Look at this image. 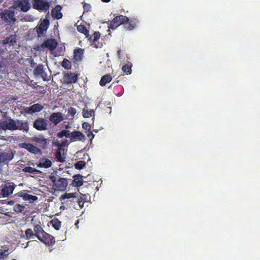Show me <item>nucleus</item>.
Here are the masks:
<instances>
[{
	"mask_svg": "<svg viewBox=\"0 0 260 260\" xmlns=\"http://www.w3.org/2000/svg\"><path fill=\"white\" fill-rule=\"evenodd\" d=\"M138 20L135 17L129 19L127 17L120 15L114 17L112 20L108 21L109 29H115L120 25H123L126 30H132L135 29L138 24Z\"/></svg>",
	"mask_w": 260,
	"mask_h": 260,
	"instance_id": "nucleus-1",
	"label": "nucleus"
},
{
	"mask_svg": "<svg viewBox=\"0 0 260 260\" xmlns=\"http://www.w3.org/2000/svg\"><path fill=\"white\" fill-rule=\"evenodd\" d=\"M49 179L53 183V186L55 190L64 191L66 189L68 185V181L66 179L53 175L49 176Z\"/></svg>",
	"mask_w": 260,
	"mask_h": 260,
	"instance_id": "nucleus-2",
	"label": "nucleus"
},
{
	"mask_svg": "<svg viewBox=\"0 0 260 260\" xmlns=\"http://www.w3.org/2000/svg\"><path fill=\"white\" fill-rule=\"evenodd\" d=\"M30 140L31 142L38 145L42 149H46L48 147L50 141L42 134L31 137Z\"/></svg>",
	"mask_w": 260,
	"mask_h": 260,
	"instance_id": "nucleus-3",
	"label": "nucleus"
},
{
	"mask_svg": "<svg viewBox=\"0 0 260 260\" xmlns=\"http://www.w3.org/2000/svg\"><path fill=\"white\" fill-rule=\"evenodd\" d=\"M16 185L13 182H9L0 187V198H7L13 193Z\"/></svg>",
	"mask_w": 260,
	"mask_h": 260,
	"instance_id": "nucleus-4",
	"label": "nucleus"
},
{
	"mask_svg": "<svg viewBox=\"0 0 260 260\" xmlns=\"http://www.w3.org/2000/svg\"><path fill=\"white\" fill-rule=\"evenodd\" d=\"M33 74L35 76L41 77L44 81H48L50 79V77L45 72L44 66L42 64L36 66L33 70Z\"/></svg>",
	"mask_w": 260,
	"mask_h": 260,
	"instance_id": "nucleus-5",
	"label": "nucleus"
},
{
	"mask_svg": "<svg viewBox=\"0 0 260 260\" xmlns=\"http://www.w3.org/2000/svg\"><path fill=\"white\" fill-rule=\"evenodd\" d=\"M0 17L4 22L9 24L14 23L16 20L15 18L14 12L7 9L1 12Z\"/></svg>",
	"mask_w": 260,
	"mask_h": 260,
	"instance_id": "nucleus-6",
	"label": "nucleus"
},
{
	"mask_svg": "<svg viewBox=\"0 0 260 260\" xmlns=\"http://www.w3.org/2000/svg\"><path fill=\"white\" fill-rule=\"evenodd\" d=\"M29 191L23 190L14 194V197L17 199V197H21L24 201H28L29 203H32L38 200V197L28 194L27 192Z\"/></svg>",
	"mask_w": 260,
	"mask_h": 260,
	"instance_id": "nucleus-7",
	"label": "nucleus"
},
{
	"mask_svg": "<svg viewBox=\"0 0 260 260\" xmlns=\"http://www.w3.org/2000/svg\"><path fill=\"white\" fill-rule=\"evenodd\" d=\"M57 45V42L56 41L55 39H51L46 40L38 48L40 50L47 48L49 50L52 51L56 48Z\"/></svg>",
	"mask_w": 260,
	"mask_h": 260,
	"instance_id": "nucleus-8",
	"label": "nucleus"
},
{
	"mask_svg": "<svg viewBox=\"0 0 260 260\" xmlns=\"http://www.w3.org/2000/svg\"><path fill=\"white\" fill-rule=\"evenodd\" d=\"M34 8L38 11H46L49 10V4L43 0H35L33 4Z\"/></svg>",
	"mask_w": 260,
	"mask_h": 260,
	"instance_id": "nucleus-9",
	"label": "nucleus"
},
{
	"mask_svg": "<svg viewBox=\"0 0 260 260\" xmlns=\"http://www.w3.org/2000/svg\"><path fill=\"white\" fill-rule=\"evenodd\" d=\"M20 147L25 149L29 152L34 154H42L41 150L38 147L32 144L23 143L20 144Z\"/></svg>",
	"mask_w": 260,
	"mask_h": 260,
	"instance_id": "nucleus-10",
	"label": "nucleus"
},
{
	"mask_svg": "<svg viewBox=\"0 0 260 260\" xmlns=\"http://www.w3.org/2000/svg\"><path fill=\"white\" fill-rule=\"evenodd\" d=\"M0 128L3 130H16V120L11 118L7 121H3L0 123Z\"/></svg>",
	"mask_w": 260,
	"mask_h": 260,
	"instance_id": "nucleus-11",
	"label": "nucleus"
},
{
	"mask_svg": "<svg viewBox=\"0 0 260 260\" xmlns=\"http://www.w3.org/2000/svg\"><path fill=\"white\" fill-rule=\"evenodd\" d=\"M33 126L37 130L45 131L47 129L48 124L45 119L39 118L34 122Z\"/></svg>",
	"mask_w": 260,
	"mask_h": 260,
	"instance_id": "nucleus-12",
	"label": "nucleus"
},
{
	"mask_svg": "<svg viewBox=\"0 0 260 260\" xmlns=\"http://www.w3.org/2000/svg\"><path fill=\"white\" fill-rule=\"evenodd\" d=\"M38 239L48 246L53 245L55 243L54 237L45 232L41 235L40 238Z\"/></svg>",
	"mask_w": 260,
	"mask_h": 260,
	"instance_id": "nucleus-13",
	"label": "nucleus"
},
{
	"mask_svg": "<svg viewBox=\"0 0 260 260\" xmlns=\"http://www.w3.org/2000/svg\"><path fill=\"white\" fill-rule=\"evenodd\" d=\"M101 37V34L99 31H95L93 33V36H90L89 35L88 38H87L88 40L92 42L91 45L95 48H101L103 46L102 43H100L98 42V41L99 40Z\"/></svg>",
	"mask_w": 260,
	"mask_h": 260,
	"instance_id": "nucleus-14",
	"label": "nucleus"
},
{
	"mask_svg": "<svg viewBox=\"0 0 260 260\" xmlns=\"http://www.w3.org/2000/svg\"><path fill=\"white\" fill-rule=\"evenodd\" d=\"M62 79L66 84L75 83L77 81L78 75L72 72H68L63 75Z\"/></svg>",
	"mask_w": 260,
	"mask_h": 260,
	"instance_id": "nucleus-15",
	"label": "nucleus"
},
{
	"mask_svg": "<svg viewBox=\"0 0 260 260\" xmlns=\"http://www.w3.org/2000/svg\"><path fill=\"white\" fill-rule=\"evenodd\" d=\"M16 8H20L21 11L26 12L30 8V5L28 0H20L16 1L14 3Z\"/></svg>",
	"mask_w": 260,
	"mask_h": 260,
	"instance_id": "nucleus-16",
	"label": "nucleus"
},
{
	"mask_svg": "<svg viewBox=\"0 0 260 260\" xmlns=\"http://www.w3.org/2000/svg\"><path fill=\"white\" fill-rule=\"evenodd\" d=\"M49 119L51 123L56 125L63 120V117L61 113L53 112L50 115Z\"/></svg>",
	"mask_w": 260,
	"mask_h": 260,
	"instance_id": "nucleus-17",
	"label": "nucleus"
},
{
	"mask_svg": "<svg viewBox=\"0 0 260 260\" xmlns=\"http://www.w3.org/2000/svg\"><path fill=\"white\" fill-rule=\"evenodd\" d=\"M70 140L71 142H84L85 140V137L81 132L75 130L71 133Z\"/></svg>",
	"mask_w": 260,
	"mask_h": 260,
	"instance_id": "nucleus-18",
	"label": "nucleus"
},
{
	"mask_svg": "<svg viewBox=\"0 0 260 260\" xmlns=\"http://www.w3.org/2000/svg\"><path fill=\"white\" fill-rule=\"evenodd\" d=\"M49 24V20L44 19L36 28L37 32L38 35H43L46 32Z\"/></svg>",
	"mask_w": 260,
	"mask_h": 260,
	"instance_id": "nucleus-19",
	"label": "nucleus"
},
{
	"mask_svg": "<svg viewBox=\"0 0 260 260\" xmlns=\"http://www.w3.org/2000/svg\"><path fill=\"white\" fill-rule=\"evenodd\" d=\"M16 36L11 35L2 40L1 43L3 46L8 45L9 46H14L16 44Z\"/></svg>",
	"mask_w": 260,
	"mask_h": 260,
	"instance_id": "nucleus-20",
	"label": "nucleus"
},
{
	"mask_svg": "<svg viewBox=\"0 0 260 260\" xmlns=\"http://www.w3.org/2000/svg\"><path fill=\"white\" fill-rule=\"evenodd\" d=\"M16 130L23 131L28 132L29 126L26 121L17 120H16Z\"/></svg>",
	"mask_w": 260,
	"mask_h": 260,
	"instance_id": "nucleus-21",
	"label": "nucleus"
},
{
	"mask_svg": "<svg viewBox=\"0 0 260 260\" xmlns=\"http://www.w3.org/2000/svg\"><path fill=\"white\" fill-rule=\"evenodd\" d=\"M52 161L46 157H42L40 158L39 162L37 164V167L45 169L49 168L52 166Z\"/></svg>",
	"mask_w": 260,
	"mask_h": 260,
	"instance_id": "nucleus-22",
	"label": "nucleus"
},
{
	"mask_svg": "<svg viewBox=\"0 0 260 260\" xmlns=\"http://www.w3.org/2000/svg\"><path fill=\"white\" fill-rule=\"evenodd\" d=\"M22 171L25 173H30L31 177L39 176V174H42V172L31 167L26 166L22 169Z\"/></svg>",
	"mask_w": 260,
	"mask_h": 260,
	"instance_id": "nucleus-23",
	"label": "nucleus"
},
{
	"mask_svg": "<svg viewBox=\"0 0 260 260\" xmlns=\"http://www.w3.org/2000/svg\"><path fill=\"white\" fill-rule=\"evenodd\" d=\"M73 202L74 203L73 208L77 210H80L84 206L85 202V198L82 197L79 198L76 196Z\"/></svg>",
	"mask_w": 260,
	"mask_h": 260,
	"instance_id": "nucleus-24",
	"label": "nucleus"
},
{
	"mask_svg": "<svg viewBox=\"0 0 260 260\" xmlns=\"http://www.w3.org/2000/svg\"><path fill=\"white\" fill-rule=\"evenodd\" d=\"M14 157L13 154L11 153L4 152L0 154L1 162L5 163L13 159Z\"/></svg>",
	"mask_w": 260,
	"mask_h": 260,
	"instance_id": "nucleus-25",
	"label": "nucleus"
},
{
	"mask_svg": "<svg viewBox=\"0 0 260 260\" xmlns=\"http://www.w3.org/2000/svg\"><path fill=\"white\" fill-rule=\"evenodd\" d=\"M84 54V49L77 48L74 51V59L76 61H81Z\"/></svg>",
	"mask_w": 260,
	"mask_h": 260,
	"instance_id": "nucleus-26",
	"label": "nucleus"
},
{
	"mask_svg": "<svg viewBox=\"0 0 260 260\" xmlns=\"http://www.w3.org/2000/svg\"><path fill=\"white\" fill-rule=\"evenodd\" d=\"M83 184L82 176L80 174H76L74 176V180L72 185L75 187H80Z\"/></svg>",
	"mask_w": 260,
	"mask_h": 260,
	"instance_id": "nucleus-27",
	"label": "nucleus"
},
{
	"mask_svg": "<svg viewBox=\"0 0 260 260\" xmlns=\"http://www.w3.org/2000/svg\"><path fill=\"white\" fill-rule=\"evenodd\" d=\"M61 9V6L58 5L56 6L55 8L52 10V15L56 19H59L61 18L62 16V13L60 12Z\"/></svg>",
	"mask_w": 260,
	"mask_h": 260,
	"instance_id": "nucleus-28",
	"label": "nucleus"
},
{
	"mask_svg": "<svg viewBox=\"0 0 260 260\" xmlns=\"http://www.w3.org/2000/svg\"><path fill=\"white\" fill-rule=\"evenodd\" d=\"M34 230L35 232V236L38 238L40 239L41 235L45 232L42 226L40 224H36L34 227Z\"/></svg>",
	"mask_w": 260,
	"mask_h": 260,
	"instance_id": "nucleus-29",
	"label": "nucleus"
},
{
	"mask_svg": "<svg viewBox=\"0 0 260 260\" xmlns=\"http://www.w3.org/2000/svg\"><path fill=\"white\" fill-rule=\"evenodd\" d=\"M112 77L109 74L104 75L101 79L100 84L101 86H104L107 83L110 82L112 80Z\"/></svg>",
	"mask_w": 260,
	"mask_h": 260,
	"instance_id": "nucleus-30",
	"label": "nucleus"
},
{
	"mask_svg": "<svg viewBox=\"0 0 260 260\" xmlns=\"http://www.w3.org/2000/svg\"><path fill=\"white\" fill-rule=\"evenodd\" d=\"M77 30L80 33L83 34L85 37L88 38L89 37V30L84 25H79L77 26Z\"/></svg>",
	"mask_w": 260,
	"mask_h": 260,
	"instance_id": "nucleus-31",
	"label": "nucleus"
},
{
	"mask_svg": "<svg viewBox=\"0 0 260 260\" xmlns=\"http://www.w3.org/2000/svg\"><path fill=\"white\" fill-rule=\"evenodd\" d=\"M77 193H67L66 192L63 195H62L60 197L61 200H64L65 199H72V202L74 200L76 197Z\"/></svg>",
	"mask_w": 260,
	"mask_h": 260,
	"instance_id": "nucleus-32",
	"label": "nucleus"
},
{
	"mask_svg": "<svg viewBox=\"0 0 260 260\" xmlns=\"http://www.w3.org/2000/svg\"><path fill=\"white\" fill-rule=\"evenodd\" d=\"M94 112L93 110L84 108L82 110V116L84 118H90L94 115Z\"/></svg>",
	"mask_w": 260,
	"mask_h": 260,
	"instance_id": "nucleus-33",
	"label": "nucleus"
},
{
	"mask_svg": "<svg viewBox=\"0 0 260 260\" xmlns=\"http://www.w3.org/2000/svg\"><path fill=\"white\" fill-rule=\"evenodd\" d=\"M71 133L69 130H62L61 132H59L57 134V136L59 138H62L63 137L66 138H70Z\"/></svg>",
	"mask_w": 260,
	"mask_h": 260,
	"instance_id": "nucleus-34",
	"label": "nucleus"
},
{
	"mask_svg": "<svg viewBox=\"0 0 260 260\" xmlns=\"http://www.w3.org/2000/svg\"><path fill=\"white\" fill-rule=\"evenodd\" d=\"M50 222L52 224V226L56 230H59L61 226V222L57 218H54L51 220Z\"/></svg>",
	"mask_w": 260,
	"mask_h": 260,
	"instance_id": "nucleus-35",
	"label": "nucleus"
},
{
	"mask_svg": "<svg viewBox=\"0 0 260 260\" xmlns=\"http://www.w3.org/2000/svg\"><path fill=\"white\" fill-rule=\"evenodd\" d=\"M25 239L26 240L33 238L35 236L33 231L31 229H27L25 231Z\"/></svg>",
	"mask_w": 260,
	"mask_h": 260,
	"instance_id": "nucleus-36",
	"label": "nucleus"
},
{
	"mask_svg": "<svg viewBox=\"0 0 260 260\" xmlns=\"http://www.w3.org/2000/svg\"><path fill=\"white\" fill-rule=\"evenodd\" d=\"M60 150V148L58 147V150L55 153V157L58 161L60 162H63L65 161V158L62 156Z\"/></svg>",
	"mask_w": 260,
	"mask_h": 260,
	"instance_id": "nucleus-37",
	"label": "nucleus"
},
{
	"mask_svg": "<svg viewBox=\"0 0 260 260\" xmlns=\"http://www.w3.org/2000/svg\"><path fill=\"white\" fill-rule=\"evenodd\" d=\"M43 109V106L40 104H35L31 106L30 110H32L34 113L39 112Z\"/></svg>",
	"mask_w": 260,
	"mask_h": 260,
	"instance_id": "nucleus-38",
	"label": "nucleus"
},
{
	"mask_svg": "<svg viewBox=\"0 0 260 260\" xmlns=\"http://www.w3.org/2000/svg\"><path fill=\"white\" fill-rule=\"evenodd\" d=\"M25 209V206L19 204L15 205L13 207V210L14 212L19 213H22Z\"/></svg>",
	"mask_w": 260,
	"mask_h": 260,
	"instance_id": "nucleus-39",
	"label": "nucleus"
},
{
	"mask_svg": "<svg viewBox=\"0 0 260 260\" xmlns=\"http://www.w3.org/2000/svg\"><path fill=\"white\" fill-rule=\"evenodd\" d=\"M61 66L64 69L69 70L72 67V63L68 59L64 58L62 61Z\"/></svg>",
	"mask_w": 260,
	"mask_h": 260,
	"instance_id": "nucleus-40",
	"label": "nucleus"
},
{
	"mask_svg": "<svg viewBox=\"0 0 260 260\" xmlns=\"http://www.w3.org/2000/svg\"><path fill=\"white\" fill-rule=\"evenodd\" d=\"M132 63H130V64H126L123 66L122 67V70L123 71L124 73L127 74H131L132 73Z\"/></svg>",
	"mask_w": 260,
	"mask_h": 260,
	"instance_id": "nucleus-41",
	"label": "nucleus"
},
{
	"mask_svg": "<svg viewBox=\"0 0 260 260\" xmlns=\"http://www.w3.org/2000/svg\"><path fill=\"white\" fill-rule=\"evenodd\" d=\"M86 163L84 161L79 160L75 164V167L76 169L81 170L85 166Z\"/></svg>",
	"mask_w": 260,
	"mask_h": 260,
	"instance_id": "nucleus-42",
	"label": "nucleus"
},
{
	"mask_svg": "<svg viewBox=\"0 0 260 260\" xmlns=\"http://www.w3.org/2000/svg\"><path fill=\"white\" fill-rule=\"evenodd\" d=\"M76 112H77V111L75 108L71 107L68 109V115L71 116L73 117H74Z\"/></svg>",
	"mask_w": 260,
	"mask_h": 260,
	"instance_id": "nucleus-43",
	"label": "nucleus"
},
{
	"mask_svg": "<svg viewBox=\"0 0 260 260\" xmlns=\"http://www.w3.org/2000/svg\"><path fill=\"white\" fill-rule=\"evenodd\" d=\"M82 128L85 131H90L91 129V126L90 125L86 122H83L82 125Z\"/></svg>",
	"mask_w": 260,
	"mask_h": 260,
	"instance_id": "nucleus-44",
	"label": "nucleus"
},
{
	"mask_svg": "<svg viewBox=\"0 0 260 260\" xmlns=\"http://www.w3.org/2000/svg\"><path fill=\"white\" fill-rule=\"evenodd\" d=\"M8 252V250H5L0 253V260H4L6 257L8 255V253H6Z\"/></svg>",
	"mask_w": 260,
	"mask_h": 260,
	"instance_id": "nucleus-45",
	"label": "nucleus"
},
{
	"mask_svg": "<svg viewBox=\"0 0 260 260\" xmlns=\"http://www.w3.org/2000/svg\"><path fill=\"white\" fill-rule=\"evenodd\" d=\"M85 133L86 134L87 136L90 139V140L91 141L94 137V134H93L91 130L88 131H85Z\"/></svg>",
	"mask_w": 260,
	"mask_h": 260,
	"instance_id": "nucleus-46",
	"label": "nucleus"
},
{
	"mask_svg": "<svg viewBox=\"0 0 260 260\" xmlns=\"http://www.w3.org/2000/svg\"><path fill=\"white\" fill-rule=\"evenodd\" d=\"M83 9L84 11L88 12L90 11V9H91V6L89 4L84 3L83 5Z\"/></svg>",
	"mask_w": 260,
	"mask_h": 260,
	"instance_id": "nucleus-47",
	"label": "nucleus"
},
{
	"mask_svg": "<svg viewBox=\"0 0 260 260\" xmlns=\"http://www.w3.org/2000/svg\"><path fill=\"white\" fill-rule=\"evenodd\" d=\"M31 107H27L25 109V111L26 113L28 114H32L34 113L32 110H30Z\"/></svg>",
	"mask_w": 260,
	"mask_h": 260,
	"instance_id": "nucleus-48",
	"label": "nucleus"
},
{
	"mask_svg": "<svg viewBox=\"0 0 260 260\" xmlns=\"http://www.w3.org/2000/svg\"><path fill=\"white\" fill-rule=\"evenodd\" d=\"M67 142V140H64V141H62L58 147L60 148V147H64V146H65L66 145Z\"/></svg>",
	"mask_w": 260,
	"mask_h": 260,
	"instance_id": "nucleus-49",
	"label": "nucleus"
},
{
	"mask_svg": "<svg viewBox=\"0 0 260 260\" xmlns=\"http://www.w3.org/2000/svg\"><path fill=\"white\" fill-rule=\"evenodd\" d=\"M123 50H121V49H119L118 52H117V54H118V56L119 58H121V55L123 54Z\"/></svg>",
	"mask_w": 260,
	"mask_h": 260,
	"instance_id": "nucleus-50",
	"label": "nucleus"
},
{
	"mask_svg": "<svg viewBox=\"0 0 260 260\" xmlns=\"http://www.w3.org/2000/svg\"><path fill=\"white\" fill-rule=\"evenodd\" d=\"M14 203V201L11 200L8 202V204L12 205H13Z\"/></svg>",
	"mask_w": 260,
	"mask_h": 260,
	"instance_id": "nucleus-51",
	"label": "nucleus"
},
{
	"mask_svg": "<svg viewBox=\"0 0 260 260\" xmlns=\"http://www.w3.org/2000/svg\"><path fill=\"white\" fill-rule=\"evenodd\" d=\"M111 0H102V1L104 3H109Z\"/></svg>",
	"mask_w": 260,
	"mask_h": 260,
	"instance_id": "nucleus-52",
	"label": "nucleus"
},
{
	"mask_svg": "<svg viewBox=\"0 0 260 260\" xmlns=\"http://www.w3.org/2000/svg\"><path fill=\"white\" fill-rule=\"evenodd\" d=\"M34 65H36V63L34 62L32 60L31 62V66L32 67Z\"/></svg>",
	"mask_w": 260,
	"mask_h": 260,
	"instance_id": "nucleus-53",
	"label": "nucleus"
},
{
	"mask_svg": "<svg viewBox=\"0 0 260 260\" xmlns=\"http://www.w3.org/2000/svg\"><path fill=\"white\" fill-rule=\"evenodd\" d=\"M118 82V81H116L115 83L114 82H113L111 84V86H113V85L116 84V83H117Z\"/></svg>",
	"mask_w": 260,
	"mask_h": 260,
	"instance_id": "nucleus-54",
	"label": "nucleus"
},
{
	"mask_svg": "<svg viewBox=\"0 0 260 260\" xmlns=\"http://www.w3.org/2000/svg\"><path fill=\"white\" fill-rule=\"evenodd\" d=\"M30 241H28V242H27L26 245L24 247L25 248L28 246L29 243H30Z\"/></svg>",
	"mask_w": 260,
	"mask_h": 260,
	"instance_id": "nucleus-55",
	"label": "nucleus"
},
{
	"mask_svg": "<svg viewBox=\"0 0 260 260\" xmlns=\"http://www.w3.org/2000/svg\"><path fill=\"white\" fill-rule=\"evenodd\" d=\"M69 127V126H66V128H67Z\"/></svg>",
	"mask_w": 260,
	"mask_h": 260,
	"instance_id": "nucleus-56",
	"label": "nucleus"
},
{
	"mask_svg": "<svg viewBox=\"0 0 260 260\" xmlns=\"http://www.w3.org/2000/svg\"><path fill=\"white\" fill-rule=\"evenodd\" d=\"M13 260H16L15 259H13Z\"/></svg>",
	"mask_w": 260,
	"mask_h": 260,
	"instance_id": "nucleus-57",
	"label": "nucleus"
}]
</instances>
